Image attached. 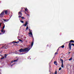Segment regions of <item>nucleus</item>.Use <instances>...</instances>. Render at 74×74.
Wrapping results in <instances>:
<instances>
[{
    "label": "nucleus",
    "mask_w": 74,
    "mask_h": 74,
    "mask_svg": "<svg viewBox=\"0 0 74 74\" xmlns=\"http://www.w3.org/2000/svg\"><path fill=\"white\" fill-rule=\"evenodd\" d=\"M60 61H61V67L62 68H63V67H64V66H63V59H62L60 58Z\"/></svg>",
    "instance_id": "nucleus-5"
},
{
    "label": "nucleus",
    "mask_w": 74,
    "mask_h": 74,
    "mask_svg": "<svg viewBox=\"0 0 74 74\" xmlns=\"http://www.w3.org/2000/svg\"><path fill=\"white\" fill-rule=\"evenodd\" d=\"M13 62H14V61H12L11 62V63H13Z\"/></svg>",
    "instance_id": "nucleus-37"
},
{
    "label": "nucleus",
    "mask_w": 74,
    "mask_h": 74,
    "mask_svg": "<svg viewBox=\"0 0 74 74\" xmlns=\"http://www.w3.org/2000/svg\"><path fill=\"white\" fill-rule=\"evenodd\" d=\"M69 53H70V52H69Z\"/></svg>",
    "instance_id": "nucleus-46"
},
{
    "label": "nucleus",
    "mask_w": 74,
    "mask_h": 74,
    "mask_svg": "<svg viewBox=\"0 0 74 74\" xmlns=\"http://www.w3.org/2000/svg\"><path fill=\"white\" fill-rule=\"evenodd\" d=\"M4 56L5 58H6L7 56V54H5L4 55Z\"/></svg>",
    "instance_id": "nucleus-25"
},
{
    "label": "nucleus",
    "mask_w": 74,
    "mask_h": 74,
    "mask_svg": "<svg viewBox=\"0 0 74 74\" xmlns=\"http://www.w3.org/2000/svg\"><path fill=\"white\" fill-rule=\"evenodd\" d=\"M58 51H57L55 53V55H58Z\"/></svg>",
    "instance_id": "nucleus-17"
},
{
    "label": "nucleus",
    "mask_w": 74,
    "mask_h": 74,
    "mask_svg": "<svg viewBox=\"0 0 74 74\" xmlns=\"http://www.w3.org/2000/svg\"><path fill=\"white\" fill-rule=\"evenodd\" d=\"M27 24H28V22L27 21H26L25 22V24H24L23 25V26H26Z\"/></svg>",
    "instance_id": "nucleus-7"
},
{
    "label": "nucleus",
    "mask_w": 74,
    "mask_h": 74,
    "mask_svg": "<svg viewBox=\"0 0 74 74\" xmlns=\"http://www.w3.org/2000/svg\"><path fill=\"white\" fill-rule=\"evenodd\" d=\"M5 32V30H3V33H4Z\"/></svg>",
    "instance_id": "nucleus-33"
},
{
    "label": "nucleus",
    "mask_w": 74,
    "mask_h": 74,
    "mask_svg": "<svg viewBox=\"0 0 74 74\" xmlns=\"http://www.w3.org/2000/svg\"><path fill=\"white\" fill-rule=\"evenodd\" d=\"M55 74H57V71H55Z\"/></svg>",
    "instance_id": "nucleus-26"
},
{
    "label": "nucleus",
    "mask_w": 74,
    "mask_h": 74,
    "mask_svg": "<svg viewBox=\"0 0 74 74\" xmlns=\"http://www.w3.org/2000/svg\"><path fill=\"white\" fill-rule=\"evenodd\" d=\"M18 14L19 16H22V12H18Z\"/></svg>",
    "instance_id": "nucleus-8"
},
{
    "label": "nucleus",
    "mask_w": 74,
    "mask_h": 74,
    "mask_svg": "<svg viewBox=\"0 0 74 74\" xmlns=\"http://www.w3.org/2000/svg\"><path fill=\"white\" fill-rule=\"evenodd\" d=\"M4 27H5V25H4V26H3L2 28V29H4Z\"/></svg>",
    "instance_id": "nucleus-21"
},
{
    "label": "nucleus",
    "mask_w": 74,
    "mask_h": 74,
    "mask_svg": "<svg viewBox=\"0 0 74 74\" xmlns=\"http://www.w3.org/2000/svg\"><path fill=\"white\" fill-rule=\"evenodd\" d=\"M25 53H21V55H23V54H24Z\"/></svg>",
    "instance_id": "nucleus-39"
},
{
    "label": "nucleus",
    "mask_w": 74,
    "mask_h": 74,
    "mask_svg": "<svg viewBox=\"0 0 74 74\" xmlns=\"http://www.w3.org/2000/svg\"><path fill=\"white\" fill-rule=\"evenodd\" d=\"M18 17V18H21V16H19Z\"/></svg>",
    "instance_id": "nucleus-35"
},
{
    "label": "nucleus",
    "mask_w": 74,
    "mask_h": 74,
    "mask_svg": "<svg viewBox=\"0 0 74 74\" xmlns=\"http://www.w3.org/2000/svg\"><path fill=\"white\" fill-rule=\"evenodd\" d=\"M4 12H5V11H3L0 14V17L1 18H3V15L4 14Z\"/></svg>",
    "instance_id": "nucleus-4"
},
{
    "label": "nucleus",
    "mask_w": 74,
    "mask_h": 74,
    "mask_svg": "<svg viewBox=\"0 0 74 74\" xmlns=\"http://www.w3.org/2000/svg\"><path fill=\"white\" fill-rule=\"evenodd\" d=\"M18 40L19 41H22V40H21L20 39H18Z\"/></svg>",
    "instance_id": "nucleus-31"
},
{
    "label": "nucleus",
    "mask_w": 74,
    "mask_h": 74,
    "mask_svg": "<svg viewBox=\"0 0 74 74\" xmlns=\"http://www.w3.org/2000/svg\"><path fill=\"white\" fill-rule=\"evenodd\" d=\"M61 48V47H59V48L58 49H57V51H58H58H59V48Z\"/></svg>",
    "instance_id": "nucleus-22"
},
{
    "label": "nucleus",
    "mask_w": 74,
    "mask_h": 74,
    "mask_svg": "<svg viewBox=\"0 0 74 74\" xmlns=\"http://www.w3.org/2000/svg\"><path fill=\"white\" fill-rule=\"evenodd\" d=\"M0 74H1V72H0Z\"/></svg>",
    "instance_id": "nucleus-48"
},
{
    "label": "nucleus",
    "mask_w": 74,
    "mask_h": 74,
    "mask_svg": "<svg viewBox=\"0 0 74 74\" xmlns=\"http://www.w3.org/2000/svg\"><path fill=\"white\" fill-rule=\"evenodd\" d=\"M15 45H18L16 44Z\"/></svg>",
    "instance_id": "nucleus-40"
},
{
    "label": "nucleus",
    "mask_w": 74,
    "mask_h": 74,
    "mask_svg": "<svg viewBox=\"0 0 74 74\" xmlns=\"http://www.w3.org/2000/svg\"><path fill=\"white\" fill-rule=\"evenodd\" d=\"M0 56H1V54H0Z\"/></svg>",
    "instance_id": "nucleus-49"
},
{
    "label": "nucleus",
    "mask_w": 74,
    "mask_h": 74,
    "mask_svg": "<svg viewBox=\"0 0 74 74\" xmlns=\"http://www.w3.org/2000/svg\"><path fill=\"white\" fill-rule=\"evenodd\" d=\"M29 36L30 37H31V36L30 35H29Z\"/></svg>",
    "instance_id": "nucleus-47"
},
{
    "label": "nucleus",
    "mask_w": 74,
    "mask_h": 74,
    "mask_svg": "<svg viewBox=\"0 0 74 74\" xmlns=\"http://www.w3.org/2000/svg\"><path fill=\"white\" fill-rule=\"evenodd\" d=\"M28 34H30V35H31L32 38H33V41L34 38L33 36V34H32V30L29 31V33H28Z\"/></svg>",
    "instance_id": "nucleus-6"
},
{
    "label": "nucleus",
    "mask_w": 74,
    "mask_h": 74,
    "mask_svg": "<svg viewBox=\"0 0 74 74\" xmlns=\"http://www.w3.org/2000/svg\"><path fill=\"white\" fill-rule=\"evenodd\" d=\"M69 42V44L68 45V47H69V48L70 51L71 50V44H72V43H71V42Z\"/></svg>",
    "instance_id": "nucleus-3"
},
{
    "label": "nucleus",
    "mask_w": 74,
    "mask_h": 74,
    "mask_svg": "<svg viewBox=\"0 0 74 74\" xmlns=\"http://www.w3.org/2000/svg\"><path fill=\"white\" fill-rule=\"evenodd\" d=\"M27 29H29V27H28L27 26L26 27V30H27Z\"/></svg>",
    "instance_id": "nucleus-23"
},
{
    "label": "nucleus",
    "mask_w": 74,
    "mask_h": 74,
    "mask_svg": "<svg viewBox=\"0 0 74 74\" xmlns=\"http://www.w3.org/2000/svg\"><path fill=\"white\" fill-rule=\"evenodd\" d=\"M22 11H23L22 10H21L20 12H22Z\"/></svg>",
    "instance_id": "nucleus-38"
},
{
    "label": "nucleus",
    "mask_w": 74,
    "mask_h": 74,
    "mask_svg": "<svg viewBox=\"0 0 74 74\" xmlns=\"http://www.w3.org/2000/svg\"><path fill=\"white\" fill-rule=\"evenodd\" d=\"M2 34V33H0V34Z\"/></svg>",
    "instance_id": "nucleus-44"
},
{
    "label": "nucleus",
    "mask_w": 74,
    "mask_h": 74,
    "mask_svg": "<svg viewBox=\"0 0 74 74\" xmlns=\"http://www.w3.org/2000/svg\"><path fill=\"white\" fill-rule=\"evenodd\" d=\"M34 43V42H32L31 43V45H30L29 46H28V48H25L27 49V50H28V51H27V52H28V51H29V50H30V49H31L32 48V47H33V45Z\"/></svg>",
    "instance_id": "nucleus-2"
},
{
    "label": "nucleus",
    "mask_w": 74,
    "mask_h": 74,
    "mask_svg": "<svg viewBox=\"0 0 74 74\" xmlns=\"http://www.w3.org/2000/svg\"><path fill=\"white\" fill-rule=\"evenodd\" d=\"M21 18H22V19H25V18L23 17H22Z\"/></svg>",
    "instance_id": "nucleus-29"
},
{
    "label": "nucleus",
    "mask_w": 74,
    "mask_h": 74,
    "mask_svg": "<svg viewBox=\"0 0 74 74\" xmlns=\"http://www.w3.org/2000/svg\"><path fill=\"white\" fill-rule=\"evenodd\" d=\"M12 66H13V65H12H12H11V67H12Z\"/></svg>",
    "instance_id": "nucleus-42"
},
{
    "label": "nucleus",
    "mask_w": 74,
    "mask_h": 74,
    "mask_svg": "<svg viewBox=\"0 0 74 74\" xmlns=\"http://www.w3.org/2000/svg\"><path fill=\"white\" fill-rule=\"evenodd\" d=\"M2 24V23H0V27H1V24Z\"/></svg>",
    "instance_id": "nucleus-32"
},
{
    "label": "nucleus",
    "mask_w": 74,
    "mask_h": 74,
    "mask_svg": "<svg viewBox=\"0 0 74 74\" xmlns=\"http://www.w3.org/2000/svg\"><path fill=\"white\" fill-rule=\"evenodd\" d=\"M4 48H5V46H3L1 47V48L2 49H4Z\"/></svg>",
    "instance_id": "nucleus-13"
},
{
    "label": "nucleus",
    "mask_w": 74,
    "mask_h": 74,
    "mask_svg": "<svg viewBox=\"0 0 74 74\" xmlns=\"http://www.w3.org/2000/svg\"><path fill=\"white\" fill-rule=\"evenodd\" d=\"M2 52L1 51V52H0V53H1Z\"/></svg>",
    "instance_id": "nucleus-43"
},
{
    "label": "nucleus",
    "mask_w": 74,
    "mask_h": 74,
    "mask_svg": "<svg viewBox=\"0 0 74 74\" xmlns=\"http://www.w3.org/2000/svg\"><path fill=\"white\" fill-rule=\"evenodd\" d=\"M71 60H73V58L72 57H71L70 59H69V61H71Z\"/></svg>",
    "instance_id": "nucleus-15"
},
{
    "label": "nucleus",
    "mask_w": 74,
    "mask_h": 74,
    "mask_svg": "<svg viewBox=\"0 0 74 74\" xmlns=\"http://www.w3.org/2000/svg\"><path fill=\"white\" fill-rule=\"evenodd\" d=\"M19 42V41H18L17 42H15L14 43H16V44H18Z\"/></svg>",
    "instance_id": "nucleus-16"
},
{
    "label": "nucleus",
    "mask_w": 74,
    "mask_h": 74,
    "mask_svg": "<svg viewBox=\"0 0 74 74\" xmlns=\"http://www.w3.org/2000/svg\"><path fill=\"white\" fill-rule=\"evenodd\" d=\"M4 58V57H3V58H1V59H3Z\"/></svg>",
    "instance_id": "nucleus-36"
},
{
    "label": "nucleus",
    "mask_w": 74,
    "mask_h": 74,
    "mask_svg": "<svg viewBox=\"0 0 74 74\" xmlns=\"http://www.w3.org/2000/svg\"><path fill=\"white\" fill-rule=\"evenodd\" d=\"M47 47H48V45H47Z\"/></svg>",
    "instance_id": "nucleus-50"
},
{
    "label": "nucleus",
    "mask_w": 74,
    "mask_h": 74,
    "mask_svg": "<svg viewBox=\"0 0 74 74\" xmlns=\"http://www.w3.org/2000/svg\"><path fill=\"white\" fill-rule=\"evenodd\" d=\"M18 58L16 60H14L13 61H14V62H17L18 61Z\"/></svg>",
    "instance_id": "nucleus-14"
},
{
    "label": "nucleus",
    "mask_w": 74,
    "mask_h": 74,
    "mask_svg": "<svg viewBox=\"0 0 74 74\" xmlns=\"http://www.w3.org/2000/svg\"><path fill=\"white\" fill-rule=\"evenodd\" d=\"M8 46H5V48H4V49H8Z\"/></svg>",
    "instance_id": "nucleus-11"
},
{
    "label": "nucleus",
    "mask_w": 74,
    "mask_h": 74,
    "mask_svg": "<svg viewBox=\"0 0 74 74\" xmlns=\"http://www.w3.org/2000/svg\"><path fill=\"white\" fill-rule=\"evenodd\" d=\"M19 51L20 52H27L28 51V50L27 49V48H25L24 49L21 48L19 50Z\"/></svg>",
    "instance_id": "nucleus-1"
},
{
    "label": "nucleus",
    "mask_w": 74,
    "mask_h": 74,
    "mask_svg": "<svg viewBox=\"0 0 74 74\" xmlns=\"http://www.w3.org/2000/svg\"><path fill=\"white\" fill-rule=\"evenodd\" d=\"M63 56V55H62V56Z\"/></svg>",
    "instance_id": "nucleus-51"
},
{
    "label": "nucleus",
    "mask_w": 74,
    "mask_h": 74,
    "mask_svg": "<svg viewBox=\"0 0 74 74\" xmlns=\"http://www.w3.org/2000/svg\"><path fill=\"white\" fill-rule=\"evenodd\" d=\"M4 12L5 15H7V13H8V11L7 10H6Z\"/></svg>",
    "instance_id": "nucleus-10"
},
{
    "label": "nucleus",
    "mask_w": 74,
    "mask_h": 74,
    "mask_svg": "<svg viewBox=\"0 0 74 74\" xmlns=\"http://www.w3.org/2000/svg\"><path fill=\"white\" fill-rule=\"evenodd\" d=\"M20 22H21V23H24V21H20Z\"/></svg>",
    "instance_id": "nucleus-19"
},
{
    "label": "nucleus",
    "mask_w": 74,
    "mask_h": 74,
    "mask_svg": "<svg viewBox=\"0 0 74 74\" xmlns=\"http://www.w3.org/2000/svg\"><path fill=\"white\" fill-rule=\"evenodd\" d=\"M27 10L28 11V9H27V8H26V9H25V11H27Z\"/></svg>",
    "instance_id": "nucleus-24"
},
{
    "label": "nucleus",
    "mask_w": 74,
    "mask_h": 74,
    "mask_svg": "<svg viewBox=\"0 0 74 74\" xmlns=\"http://www.w3.org/2000/svg\"><path fill=\"white\" fill-rule=\"evenodd\" d=\"M29 31H30V30H30V29H29Z\"/></svg>",
    "instance_id": "nucleus-41"
},
{
    "label": "nucleus",
    "mask_w": 74,
    "mask_h": 74,
    "mask_svg": "<svg viewBox=\"0 0 74 74\" xmlns=\"http://www.w3.org/2000/svg\"><path fill=\"white\" fill-rule=\"evenodd\" d=\"M3 21L5 22H7V19H3Z\"/></svg>",
    "instance_id": "nucleus-27"
},
{
    "label": "nucleus",
    "mask_w": 74,
    "mask_h": 74,
    "mask_svg": "<svg viewBox=\"0 0 74 74\" xmlns=\"http://www.w3.org/2000/svg\"><path fill=\"white\" fill-rule=\"evenodd\" d=\"M71 45H73V46H74V43H72L71 44Z\"/></svg>",
    "instance_id": "nucleus-30"
},
{
    "label": "nucleus",
    "mask_w": 74,
    "mask_h": 74,
    "mask_svg": "<svg viewBox=\"0 0 74 74\" xmlns=\"http://www.w3.org/2000/svg\"><path fill=\"white\" fill-rule=\"evenodd\" d=\"M15 64V63H14L13 64H12V66H14V65Z\"/></svg>",
    "instance_id": "nucleus-34"
},
{
    "label": "nucleus",
    "mask_w": 74,
    "mask_h": 74,
    "mask_svg": "<svg viewBox=\"0 0 74 74\" xmlns=\"http://www.w3.org/2000/svg\"><path fill=\"white\" fill-rule=\"evenodd\" d=\"M61 47H62V48H64V45H63L62 46H61Z\"/></svg>",
    "instance_id": "nucleus-20"
},
{
    "label": "nucleus",
    "mask_w": 74,
    "mask_h": 74,
    "mask_svg": "<svg viewBox=\"0 0 74 74\" xmlns=\"http://www.w3.org/2000/svg\"><path fill=\"white\" fill-rule=\"evenodd\" d=\"M61 69H62V68H61V67L59 69V71H60V70H61Z\"/></svg>",
    "instance_id": "nucleus-28"
},
{
    "label": "nucleus",
    "mask_w": 74,
    "mask_h": 74,
    "mask_svg": "<svg viewBox=\"0 0 74 74\" xmlns=\"http://www.w3.org/2000/svg\"><path fill=\"white\" fill-rule=\"evenodd\" d=\"M1 32L2 33H3L4 32V29H2L1 30Z\"/></svg>",
    "instance_id": "nucleus-18"
},
{
    "label": "nucleus",
    "mask_w": 74,
    "mask_h": 74,
    "mask_svg": "<svg viewBox=\"0 0 74 74\" xmlns=\"http://www.w3.org/2000/svg\"><path fill=\"white\" fill-rule=\"evenodd\" d=\"M13 42H14L15 43V42L13 41Z\"/></svg>",
    "instance_id": "nucleus-45"
},
{
    "label": "nucleus",
    "mask_w": 74,
    "mask_h": 74,
    "mask_svg": "<svg viewBox=\"0 0 74 74\" xmlns=\"http://www.w3.org/2000/svg\"><path fill=\"white\" fill-rule=\"evenodd\" d=\"M69 42H73V43H74V41L73 40H71Z\"/></svg>",
    "instance_id": "nucleus-12"
},
{
    "label": "nucleus",
    "mask_w": 74,
    "mask_h": 74,
    "mask_svg": "<svg viewBox=\"0 0 74 74\" xmlns=\"http://www.w3.org/2000/svg\"><path fill=\"white\" fill-rule=\"evenodd\" d=\"M54 64H55V65H56V66H58V64H57V62H56V61H54Z\"/></svg>",
    "instance_id": "nucleus-9"
}]
</instances>
